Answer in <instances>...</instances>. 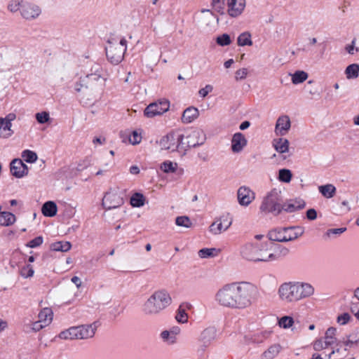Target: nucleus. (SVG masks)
I'll return each mask as SVG.
<instances>
[{"label":"nucleus","instance_id":"10","mask_svg":"<svg viewBox=\"0 0 359 359\" xmlns=\"http://www.w3.org/2000/svg\"><path fill=\"white\" fill-rule=\"evenodd\" d=\"M295 281L282 283L278 290V294L280 300L286 303H295L299 302L296 292Z\"/></svg>","mask_w":359,"mask_h":359},{"label":"nucleus","instance_id":"55","mask_svg":"<svg viewBox=\"0 0 359 359\" xmlns=\"http://www.w3.org/2000/svg\"><path fill=\"white\" fill-rule=\"evenodd\" d=\"M216 41L219 45L222 46H228L231 43L230 36L227 34H223L217 36Z\"/></svg>","mask_w":359,"mask_h":359},{"label":"nucleus","instance_id":"13","mask_svg":"<svg viewBox=\"0 0 359 359\" xmlns=\"http://www.w3.org/2000/svg\"><path fill=\"white\" fill-rule=\"evenodd\" d=\"M217 329L214 326H209L204 329L198 338L201 345L197 348L198 353L203 354L205 350L216 339Z\"/></svg>","mask_w":359,"mask_h":359},{"label":"nucleus","instance_id":"23","mask_svg":"<svg viewBox=\"0 0 359 359\" xmlns=\"http://www.w3.org/2000/svg\"><path fill=\"white\" fill-rule=\"evenodd\" d=\"M290 252L287 248L280 245L274 244L271 242L269 250V262H274L279 260L286 257Z\"/></svg>","mask_w":359,"mask_h":359},{"label":"nucleus","instance_id":"50","mask_svg":"<svg viewBox=\"0 0 359 359\" xmlns=\"http://www.w3.org/2000/svg\"><path fill=\"white\" fill-rule=\"evenodd\" d=\"M89 85L86 82V79L84 78H80L79 81L74 84V90L76 93L84 92L85 90L88 89Z\"/></svg>","mask_w":359,"mask_h":359},{"label":"nucleus","instance_id":"28","mask_svg":"<svg viewBox=\"0 0 359 359\" xmlns=\"http://www.w3.org/2000/svg\"><path fill=\"white\" fill-rule=\"evenodd\" d=\"M198 116V109L194 107H189L183 111L182 121L184 123H190L196 119Z\"/></svg>","mask_w":359,"mask_h":359},{"label":"nucleus","instance_id":"58","mask_svg":"<svg viewBox=\"0 0 359 359\" xmlns=\"http://www.w3.org/2000/svg\"><path fill=\"white\" fill-rule=\"evenodd\" d=\"M248 74L247 68H241L238 69L235 73V79L236 81L245 79Z\"/></svg>","mask_w":359,"mask_h":359},{"label":"nucleus","instance_id":"62","mask_svg":"<svg viewBox=\"0 0 359 359\" xmlns=\"http://www.w3.org/2000/svg\"><path fill=\"white\" fill-rule=\"evenodd\" d=\"M350 310L356 319L359 320V302H351Z\"/></svg>","mask_w":359,"mask_h":359},{"label":"nucleus","instance_id":"49","mask_svg":"<svg viewBox=\"0 0 359 359\" xmlns=\"http://www.w3.org/2000/svg\"><path fill=\"white\" fill-rule=\"evenodd\" d=\"M161 338L162 340L169 345H172L177 342L176 339H175L172 335L168 332V330H163L160 334Z\"/></svg>","mask_w":359,"mask_h":359},{"label":"nucleus","instance_id":"18","mask_svg":"<svg viewBox=\"0 0 359 359\" xmlns=\"http://www.w3.org/2000/svg\"><path fill=\"white\" fill-rule=\"evenodd\" d=\"M232 219L227 215H222L215 219L209 227V231L214 235L220 234L226 231L231 225Z\"/></svg>","mask_w":359,"mask_h":359},{"label":"nucleus","instance_id":"61","mask_svg":"<svg viewBox=\"0 0 359 359\" xmlns=\"http://www.w3.org/2000/svg\"><path fill=\"white\" fill-rule=\"evenodd\" d=\"M355 42L356 39H353L351 41V43L347 44L345 47V50L351 55H354L355 53L359 50V48L355 46Z\"/></svg>","mask_w":359,"mask_h":359},{"label":"nucleus","instance_id":"56","mask_svg":"<svg viewBox=\"0 0 359 359\" xmlns=\"http://www.w3.org/2000/svg\"><path fill=\"white\" fill-rule=\"evenodd\" d=\"M175 319L177 320V322L181 323H184L187 321L188 316L185 312L184 309H181V307L179 308L175 316Z\"/></svg>","mask_w":359,"mask_h":359},{"label":"nucleus","instance_id":"16","mask_svg":"<svg viewBox=\"0 0 359 359\" xmlns=\"http://www.w3.org/2000/svg\"><path fill=\"white\" fill-rule=\"evenodd\" d=\"M41 13V8L32 2L24 1L21 5L20 14L23 18L32 20L37 18Z\"/></svg>","mask_w":359,"mask_h":359},{"label":"nucleus","instance_id":"4","mask_svg":"<svg viewBox=\"0 0 359 359\" xmlns=\"http://www.w3.org/2000/svg\"><path fill=\"white\" fill-rule=\"evenodd\" d=\"M283 199L280 189L274 188L269 191L263 198L259 210L264 214L271 213L275 216L283 211Z\"/></svg>","mask_w":359,"mask_h":359},{"label":"nucleus","instance_id":"42","mask_svg":"<svg viewBox=\"0 0 359 359\" xmlns=\"http://www.w3.org/2000/svg\"><path fill=\"white\" fill-rule=\"evenodd\" d=\"M16 217L10 212H1V226H10L15 223Z\"/></svg>","mask_w":359,"mask_h":359},{"label":"nucleus","instance_id":"30","mask_svg":"<svg viewBox=\"0 0 359 359\" xmlns=\"http://www.w3.org/2000/svg\"><path fill=\"white\" fill-rule=\"evenodd\" d=\"M272 144L275 150L279 154L287 153L289 151V141L283 137L274 139L272 142Z\"/></svg>","mask_w":359,"mask_h":359},{"label":"nucleus","instance_id":"46","mask_svg":"<svg viewBox=\"0 0 359 359\" xmlns=\"http://www.w3.org/2000/svg\"><path fill=\"white\" fill-rule=\"evenodd\" d=\"M21 156L25 162L29 163H34L37 160V158H38L36 152L29 150V149L24 150L22 152Z\"/></svg>","mask_w":359,"mask_h":359},{"label":"nucleus","instance_id":"63","mask_svg":"<svg viewBox=\"0 0 359 359\" xmlns=\"http://www.w3.org/2000/svg\"><path fill=\"white\" fill-rule=\"evenodd\" d=\"M350 310L356 319L359 320V302H351Z\"/></svg>","mask_w":359,"mask_h":359},{"label":"nucleus","instance_id":"52","mask_svg":"<svg viewBox=\"0 0 359 359\" xmlns=\"http://www.w3.org/2000/svg\"><path fill=\"white\" fill-rule=\"evenodd\" d=\"M177 226L189 228L191 226V222L187 216H180L175 219Z\"/></svg>","mask_w":359,"mask_h":359},{"label":"nucleus","instance_id":"7","mask_svg":"<svg viewBox=\"0 0 359 359\" xmlns=\"http://www.w3.org/2000/svg\"><path fill=\"white\" fill-rule=\"evenodd\" d=\"M108 43L106 47L107 57L111 63L118 65L123 60L127 50V41L125 38H112L108 41Z\"/></svg>","mask_w":359,"mask_h":359},{"label":"nucleus","instance_id":"64","mask_svg":"<svg viewBox=\"0 0 359 359\" xmlns=\"http://www.w3.org/2000/svg\"><path fill=\"white\" fill-rule=\"evenodd\" d=\"M213 87L211 85H206L204 88H201L198 91V94L202 97H206L209 93L212 92Z\"/></svg>","mask_w":359,"mask_h":359},{"label":"nucleus","instance_id":"44","mask_svg":"<svg viewBox=\"0 0 359 359\" xmlns=\"http://www.w3.org/2000/svg\"><path fill=\"white\" fill-rule=\"evenodd\" d=\"M292 177V172L289 169L283 168L278 171V179L280 182L289 183Z\"/></svg>","mask_w":359,"mask_h":359},{"label":"nucleus","instance_id":"1","mask_svg":"<svg viewBox=\"0 0 359 359\" xmlns=\"http://www.w3.org/2000/svg\"><path fill=\"white\" fill-rule=\"evenodd\" d=\"M232 309L249 308L257 297V288L248 282L232 283Z\"/></svg>","mask_w":359,"mask_h":359},{"label":"nucleus","instance_id":"33","mask_svg":"<svg viewBox=\"0 0 359 359\" xmlns=\"http://www.w3.org/2000/svg\"><path fill=\"white\" fill-rule=\"evenodd\" d=\"M78 330L77 326L71 327L67 330L61 332L59 334V337L65 340H73L78 339Z\"/></svg>","mask_w":359,"mask_h":359},{"label":"nucleus","instance_id":"60","mask_svg":"<svg viewBox=\"0 0 359 359\" xmlns=\"http://www.w3.org/2000/svg\"><path fill=\"white\" fill-rule=\"evenodd\" d=\"M43 239L42 236H37L31 240L27 245L28 247L34 248L40 246L43 243Z\"/></svg>","mask_w":359,"mask_h":359},{"label":"nucleus","instance_id":"45","mask_svg":"<svg viewBox=\"0 0 359 359\" xmlns=\"http://www.w3.org/2000/svg\"><path fill=\"white\" fill-rule=\"evenodd\" d=\"M219 250L216 248H203L198 252V256L201 258H209L213 257L217 255Z\"/></svg>","mask_w":359,"mask_h":359},{"label":"nucleus","instance_id":"47","mask_svg":"<svg viewBox=\"0 0 359 359\" xmlns=\"http://www.w3.org/2000/svg\"><path fill=\"white\" fill-rule=\"evenodd\" d=\"M294 324V320L290 316H283L278 320V325L284 329L290 328Z\"/></svg>","mask_w":359,"mask_h":359},{"label":"nucleus","instance_id":"59","mask_svg":"<svg viewBox=\"0 0 359 359\" xmlns=\"http://www.w3.org/2000/svg\"><path fill=\"white\" fill-rule=\"evenodd\" d=\"M27 326H29V327L34 332H38L43 327H46V325H43L39 320L28 324Z\"/></svg>","mask_w":359,"mask_h":359},{"label":"nucleus","instance_id":"8","mask_svg":"<svg viewBox=\"0 0 359 359\" xmlns=\"http://www.w3.org/2000/svg\"><path fill=\"white\" fill-rule=\"evenodd\" d=\"M178 135L182 151H186L191 147L202 145L206 139L204 132L201 129L191 130Z\"/></svg>","mask_w":359,"mask_h":359},{"label":"nucleus","instance_id":"39","mask_svg":"<svg viewBox=\"0 0 359 359\" xmlns=\"http://www.w3.org/2000/svg\"><path fill=\"white\" fill-rule=\"evenodd\" d=\"M280 349L281 347L280 345H272L264 352L262 357L264 359H273L279 353Z\"/></svg>","mask_w":359,"mask_h":359},{"label":"nucleus","instance_id":"31","mask_svg":"<svg viewBox=\"0 0 359 359\" xmlns=\"http://www.w3.org/2000/svg\"><path fill=\"white\" fill-rule=\"evenodd\" d=\"M305 202L303 200L292 201L283 203V210L287 212H293L305 207Z\"/></svg>","mask_w":359,"mask_h":359},{"label":"nucleus","instance_id":"51","mask_svg":"<svg viewBox=\"0 0 359 359\" xmlns=\"http://www.w3.org/2000/svg\"><path fill=\"white\" fill-rule=\"evenodd\" d=\"M34 273V271L33 267L30 264H26L23 266L20 270V275L25 278L32 277Z\"/></svg>","mask_w":359,"mask_h":359},{"label":"nucleus","instance_id":"5","mask_svg":"<svg viewBox=\"0 0 359 359\" xmlns=\"http://www.w3.org/2000/svg\"><path fill=\"white\" fill-rule=\"evenodd\" d=\"M211 5L221 15L238 18L245 8V0H212Z\"/></svg>","mask_w":359,"mask_h":359},{"label":"nucleus","instance_id":"3","mask_svg":"<svg viewBox=\"0 0 359 359\" xmlns=\"http://www.w3.org/2000/svg\"><path fill=\"white\" fill-rule=\"evenodd\" d=\"M172 302L169 293L165 290L155 291L144 303L143 312L147 315H158Z\"/></svg>","mask_w":359,"mask_h":359},{"label":"nucleus","instance_id":"2","mask_svg":"<svg viewBox=\"0 0 359 359\" xmlns=\"http://www.w3.org/2000/svg\"><path fill=\"white\" fill-rule=\"evenodd\" d=\"M270 245L269 241L248 243L241 247V255L249 261L269 262Z\"/></svg>","mask_w":359,"mask_h":359},{"label":"nucleus","instance_id":"9","mask_svg":"<svg viewBox=\"0 0 359 359\" xmlns=\"http://www.w3.org/2000/svg\"><path fill=\"white\" fill-rule=\"evenodd\" d=\"M359 344V328L353 330L349 334L344 337L341 340L337 343V348L334 349L329 355L328 358L339 353L341 350L346 351L350 348L356 347Z\"/></svg>","mask_w":359,"mask_h":359},{"label":"nucleus","instance_id":"14","mask_svg":"<svg viewBox=\"0 0 359 359\" xmlns=\"http://www.w3.org/2000/svg\"><path fill=\"white\" fill-rule=\"evenodd\" d=\"M170 107V102L167 100H162L158 102L149 104L144 111V114L147 118H153L166 112Z\"/></svg>","mask_w":359,"mask_h":359},{"label":"nucleus","instance_id":"48","mask_svg":"<svg viewBox=\"0 0 359 359\" xmlns=\"http://www.w3.org/2000/svg\"><path fill=\"white\" fill-rule=\"evenodd\" d=\"M37 122L40 124L49 123L50 121V114L48 111H41L35 114Z\"/></svg>","mask_w":359,"mask_h":359},{"label":"nucleus","instance_id":"53","mask_svg":"<svg viewBox=\"0 0 359 359\" xmlns=\"http://www.w3.org/2000/svg\"><path fill=\"white\" fill-rule=\"evenodd\" d=\"M24 3V0H11L8 4V9L11 12L20 11L21 5Z\"/></svg>","mask_w":359,"mask_h":359},{"label":"nucleus","instance_id":"29","mask_svg":"<svg viewBox=\"0 0 359 359\" xmlns=\"http://www.w3.org/2000/svg\"><path fill=\"white\" fill-rule=\"evenodd\" d=\"M160 168L165 173L177 172L178 174H182L184 172L182 168H178L177 163L170 161H165L163 162L160 165Z\"/></svg>","mask_w":359,"mask_h":359},{"label":"nucleus","instance_id":"25","mask_svg":"<svg viewBox=\"0 0 359 359\" xmlns=\"http://www.w3.org/2000/svg\"><path fill=\"white\" fill-rule=\"evenodd\" d=\"M248 140L241 133H236L231 139V150L233 153H240L246 147Z\"/></svg>","mask_w":359,"mask_h":359},{"label":"nucleus","instance_id":"21","mask_svg":"<svg viewBox=\"0 0 359 359\" xmlns=\"http://www.w3.org/2000/svg\"><path fill=\"white\" fill-rule=\"evenodd\" d=\"M16 115L14 113H10L5 118H1V138H9L14 134V130L12 128V121H15Z\"/></svg>","mask_w":359,"mask_h":359},{"label":"nucleus","instance_id":"37","mask_svg":"<svg viewBox=\"0 0 359 359\" xmlns=\"http://www.w3.org/2000/svg\"><path fill=\"white\" fill-rule=\"evenodd\" d=\"M345 74L348 79L358 78L359 76V65L354 63L348 65L345 69Z\"/></svg>","mask_w":359,"mask_h":359},{"label":"nucleus","instance_id":"19","mask_svg":"<svg viewBox=\"0 0 359 359\" xmlns=\"http://www.w3.org/2000/svg\"><path fill=\"white\" fill-rule=\"evenodd\" d=\"M83 78L86 79L88 85L93 82H97L100 80H102L104 83L107 79V74L100 65L95 64L92 66L90 72Z\"/></svg>","mask_w":359,"mask_h":359},{"label":"nucleus","instance_id":"41","mask_svg":"<svg viewBox=\"0 0 359 359\" xmlns=\"http://www.w3.org/2000/svg\"><path fill=\"white\" fill-rule=\"evenodd\" d=\"M237 43L240 46H252L251 34L248 32L241 33L238 37Z\"/></svg>","mask_w":359,"mask_h":359},{"label":"nucleus","instance_id":"32","mask_svg":"<svg viewBox=\"0 0 359 359\" xmlns=\"http://www.w3.org/2000/svg\"><path fill=\"white\" fill-rule=\"evenodd\" d=\"M57 205L53 201L46 202L41 208L42 213L46 217H53L57 213Z\"/></svg>","mask_w":359,"mask_h":359},{"label":"nucleus","instance_id":"17","mask_svg":"<svg viewBox=\"0 0 359 359\" xmlns=\"http://www.w3.org/2000/svg\"><path fill=\"white\" fill-rule=\"evenodd\" d=\"M255 199V193L247 186H241L237 190V200L241 206L248 207Z\"/></svg>","mask_w":359,"mask_h":359},{"label":"nucleus","instance_id":"57","mask_svg":"<svg viewBox=\"0 0 359 359\" xmlns=\"http://www.w3.org/2000/svg\"><path fill=\"white\" fill-rule=\"evenodd\" d=\"M129 142L132 144H139L142 140V136L137 131L132 132L129 135Z\"/></svg>","mask_w":359,"mask_h":359},{"label":"nucleus","instance_id":"43","mask_svg":"<svg viewBox=\"0 0 359 359\" xmlns=\"http://www.w3.org/2000/svg\"><path fill=\"white\" fill-rule=\"evenodd\" d=\"M145 198L140 193L134 194L130 198V204L133 207L140 208L144 205Z\"/></svg>","mask_w":359,"mask_h":359},{"label":"nucleus","instance_id":"40","mask_svg":"<svg viewBox=\"0 0 359 359\" xmlns=\"http://www.w3.org/2000/svg\"><path fill=\"white\" fill-rule=\"evenodd\" d=\"M71 243L68 241H58L50 245L53 251L67 252L71 248Z\"/></svg>","mask_w":359,"mask_h":359},{"label":"nucleus","instance_id":"24","mask_svg":"<svg viewBox=\"0 0 359 359\" xmlns=\"http://www.w3.org/2000/svg\"><path fill=\"white\" fill-rule=\"evenodd\" d=\"M291 121L287 115H282L278 117L275 126V133L278 136L285 135L290 130Z\"/></svg>","mask_w":359,"mask_h":359},{"label":"nucleus","instance_id":"11","mask_svg":"<svg viewBox=\"0 0 359 359\" xmlns=\"http://www.w3.org/2000/svg\"><path fill=\"white\" fill-rule=\"evenodd\" d=\"M215 301L222 306L232 309V283L224 285L215 294Z\"/></svg>","mask_w":359,"mask_h":359},{"label":"nucleus","instance_id":"34","mask_svg":"<svg viewBox=\"0 0 359 359\" xmlns=\"http://www.w3.org/2000/svg\"><path fill=\"white\" fill-rule=\"evenodd\" d=\"M318 190L327 198H332L336 194V187L332 184L320 186Z\"/></svg>","mask_w":359,"mask_h":359},{"label":"nucleus","instance_id":"27","mask_svg":"<svg viewBox=\"0 0 359 359\" xmlns=\"http://www.w3.org/2000/svg\"><path fill=\"white\" fill-rule=\"evenodd\" d=\"M266 332H259L257 333H249L243 337V342L245 344L262 343L267 337Z\"/></svg>","mask_w":359,"mask_h":359},{"label":"nucleus","instance_id":"26","mask_svg":"<svg viewBox=\"0 0 359 359\" xmlns=\"http://www.w3.org/2000/svg\"><path fill=\"white\" fill-rule=\"evenodd\" d=\"M96 328L95 324L77 326L78 339L92 338L95 334Z\"/></svg>","mask_w":359,"mask_h":359},{"label":"nucleus","instance_id":"38","mask_svg":"<svg viewBox=\"0 0 359 359\" xmlns=\"http://www.w3.org/2000/svg\"><path fill=\"white\" fill-rule=\"evenodd\" d=\"M336 333L337 329L333 327H330L326 330L323 339L327 344L332 346L337 342Z\"/></svg>","mask_w":359,"mask_h":359},{"label":"nucleus","instance_id":"15","mask_svg":"<svg viewBox=\"0 0 359 359\" xmlns=\"http://www.w3.org/2000/svg\"><path fill=\"white\" fill-rule=\"evenodd\" d=\"M161 149L169 150L170 151L181 150V142L178 134L170 133L163 137L159 142Z\"/></svg>","mask_w":359,"mask_h":359},{"label":"nucleus","instance_id":"20","mask_svg":"<svg viewBox=\"0 0 359 359\" xmlns=\"http://www.w3.org/2000/svg\"><path fill=\"white\" fill-rule=\"evenodd\" d=\"M298 301L311 297L315 293L314 287L309 283L295 281Z\"/></svg>","mask_w":359,"mask_h":359},{"label":"nucleus","instance_id":"35","mask_svg":"<svg viewBox=\"0 0 359 359\" xmlns=\"http://www.w3.org/2000/svg\"><path fill=\"white\" fill-rule=\"evenodd\" d=\"M39 320L45 325H48L53 320V312L49 308H44L39 313Z\"/></svg>","mask_w":359,"mask_h":359},{"label":"nucleus","instance_id":"36","mask_svg":"<svg viewBox=\"0 0 359 359\" xmlns=\"http://www.w3.org/2000/svg\"><path fill=\"white\" fill-rule=\"evenodd\" d=\"M291 76L292 83L294 85H297L303 83L308 79V74L304 71H296L293 74H290Z\"/></svg>","mask_w":359,"mask_h":359},{"label":"nucleus","instance_id":"54","mask_svg":"<svg viewBox=\"0 0 359 359\" xmlns=\"http://www.w3.org/2000/svg\"><path fill=\"white\" fill-rule=\"evenodd\" d=\"M329 346H330V345L327 344V343H325V340H324V339L322 338L314 341V342L313 343V349L316 351H320L321 350L327 348Z\"/></svg>","mask_w":359,"mask_h":359},{"label":"nucleus","instance_id":"22","mask_svg":"<svg viewBox=\"0 0 359 359\" xmlns=\"http://www.w3.org/2000/svg\"><path fill=\"white\" fill-rule=\"evenodd\" d=\"M11 172L17 178H22L27 175L29 168L21 159L15 158L11 163Z\"/></svg>","mask_w":359,"mask_h":359},{"label":"nucleus","instance_id":"6","mask_svg":"<svg viewBox=\"0 0 359 359\" xmlns=\"http://www.w3.org/2000/svg\"><path fill=\"white\" fill-rule=\"evenodd\" d=\"M304 232V228L299 226L274 228L268 233L269 241L285 243L294 241L302 236Z\"/></svg>","mask_w":359,"mask_h":359},{"label":"nucleus","instance_id":"12","mask_svg":"<svg viewBox=\"0 0 359 359\" xmlns=\"http://www.w3.org/2000/svg\"><path fill=\"white\" fill-rule=\"evenodd\" d=\"M123 204V198L118 189H110L102 199V205L105 209L117 208Z\"/></svg>","mask_w":359,"mask_h":359}]
</instances>
